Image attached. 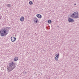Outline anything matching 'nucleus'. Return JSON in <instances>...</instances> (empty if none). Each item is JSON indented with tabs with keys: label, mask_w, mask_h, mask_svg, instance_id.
Here are the masks:
<instances>
[{
	"label": "nucleus",
	"mask_w": 79,
	"mask_h": 79,
	"mask_svg": "<svg viewBox=\"0 0 79 79\" xmlns=\"http://www.w3.org/2000/svg\"><path fill=\"white\" fill-rule=\"evenodd\" d=\"M71 44L73 43V41H71Z\"/></svg>",
	"instance_id": "6ab92c4d"
},
{
	"label": "nucleus",
	"mask_w": 79,
	"mask_h": 79,
	"mask_svg": "<svg viewBox=\"0 0 79 79\" xmlns=\"http://www.w3.org/2000/svg\"><path fill=\"white\" fill-rule=\"evenodd\" d=\"M55 59L56 61H58V57H56Z\"/></svg>",
	"instance_id": "ddd939ff"
},
{
	"label": "nucleus",
	"mask_w": 79,
	"mask_h": 79,
	"mask_svg": "<svg viewBox=\"0 0 79 79\" xmlns=\"http://www.w3.org/2000/svg\"><path fill=\"white\" fill-rule=\"evenodd\" d=\"M74 19H72L71 18H69V22L74 23Z\"/></svg>",
	"instance_id": "423d86ee"
},
{
	"label": "nucleus",
	"mask_w": 79,
	"mask_h": 79,
	"mask_svg": "<svg viewBox=\"0 0 79 79\" xmlns=\"http://www.w3.org/2000/svg\"><path fill=\"white\" fill-rule=\"evenodd\" d=\"M55 56H56V57H58L60 56V55H59V54H56L55 55Z\"/></svg>",
	"instance_id": "f8f14e48"
},
{
	"label": "nucleus",
	"mask_w": 79,
	"mask_h": 79,
	"mask_svg": "<svg viewBox=\"0 0 79 79\" xmlns=\"http://www.w3.org/2000/svg\"><path fill=\"white\" fill-rule=\"evenodd\" d=\"M70 17L73 18H79V15H78V12H75L73 13L71 15Z\"/></svg>",
	"instance_id": "7ed1b4c3"
},
{
	"label": "nucleus",
	"mask_w": 79,
	"mask_h": 79,
	"mask_svg": "<svg viewBox=\"0 0 79 79\" xmlns=\"http://www.w3.org/2000/svg\"><path fill=\"white\" fill-rule=\"evenodd\" d=\"M24 17H22L20 18V21L23 22V21H24Z\"/></svg>",
	"instance_id": "0eeeda50"
},
{
	"label": "nucleus",
	"mask_w": 79,
	"mask_h": 79,
	"mask_svg": "<svg viewBox=\"0 0 79 79\" xmlns=\"http://www.w3.org/2000/svg\"><path fill=\"white\" fill-rule=\"evenodd\" d=\"M48 24H51L52 23V20H48Z\"/></svg>",
	"instance_id": "9b49d317"
},
{
	"label": "nucleus",
	"mask_w": 79,
	"mask_h": 79,
	"mask_svg": "<svg viewBox=\"0 0 79 79\" xmlns=\"http://www.w3.org/2000/svg\"><path fill=\"white\" fill-rule=\"evenodd\" d=\"M68 19L69 22V17H68Z\"/></svg>",
	"instance_id": "f3484780"
},
{
	"label": "nucleus",
	"mask_w": 79,
	"mask_h": 79,
	"mask_svg": "<svg viewBox=\"0 0 79 79\" xmlns=\"http://www.w3.org/2000/svg\"><path fill=\"white\" fill-rule=\"evenodd\" d=\"M10 27H6V28H5V29H6V32H7L8 31H9V30H10Z\"/></svg>",
	"instance_id": "1a4fd4ad"
},
{
	"label": "nucleus",
	"mask_w": 79,
	"mask_h": 79,
	"mask_svg": "<svg viewBox=\"0 0 79 79\" xmlns=\"http://www.w3.org/2000/svg\"><path fill=\"white\" fill-rule=\"evenodd\" d=\"M1 16V14H0V16Z\"/></svg>",
	"instance_id": "aec40b11"
},
{
	"label": "nucleus",
	"mask_w": 79,
	"mask_h": 79,
	"mask_svg": "<svg viewBox=\"0 0 79 79\" xmlns=\"http://www.w3.org/2000/svg\"><path fill=\"white\" fill-rule=\"evenodd\" d=\"M6 6L8 8H11V4H7Z\"/></svg>",
	"instance_id": "6e6552de"
},
{
	"label": "nucleus",
	"mask_w": 79,
	"mask_h": 79,
	"mask_svg": "<svg viewBox=\"0 0 79 79\" xmlns=\"http://www.w3.org/2000/svg\"><path fill=\"white\" fill-rule=\"evenodd\" d=\"M29 3L30 5H32L33 4V2H32V1H30L29 2Z\"/></svg>",
	"instance_id": "4468645a"
},
{
	"label": "nucleus",
	"mask_w": 79,
	"mask_h": 79,
	"mask_svg": "<svg viewBox=\"0 0 79 79\" xmlns=\"http://www.w3.org/2000/svg\"><path fill=\"white\" fill-rule=\"evenodd\" d=\"M16 39V37H15L12 36L11 37V40L12 42H15Z\"/></svg>",
	"instance_id": "20e7f679"
},
{
	"label": "nucleus",
	"mask_w": 79,
	"mask_h": 79,
	"mask_svg": "<svg viewBox=\"0 0 79 79\" xmlns=\"http://www.w3.org/2000/svg\"><path fill=\"white\" fill-rule=\"evenodd\" d=\"M18 57H15V58H14V61H18Z\"/></svg>",
	"instance_id": "9d476101"
},
{
	"label": "nucleus",
	"mask_w": 79,
	"mask_h": 79,
	"mask_svg": "<svg viewBox=\"0 0 79 79\" xmlns=\"http://www.w3.org/2000/svg\"><path fill=\"white\" fill-rule=\"evenodd\" d=\"M74 5L75 6V5H76V4H75Z\"/></svg>",
	"instance_id": "a211bd4d"
},
{
	"label": "nucleus",
	"mask_w": 79,
	"mask_h": 79,
	"mask_svg": "<svg viewBox=\"0 0 79 79\" xmlns=\"http://www.w3.org/2000/svg\"><path fill=\"white\" fill-rule=\"evenodd\" d=\"M37 21H39V20H38V19H37V20H35V23H37Z\"/></svg>",
	"instance_id": "dca6fc26"
},
{
	"label": "nucleus",
	"mask_w": 79,
	"mask_h": 79,
	"mask_svg": "<svg viewBox=\"0 0 79 79\" xmlns=\"http://www.w3.org/2000/svg\"><path fill=\"white\" fill-rule=\"evenodd\" d=\"M38 19H37V18L36 17H35L34 18V22H35V21H36V20H37Z\"/></svg>",
	"instance_id": "2eb2a0df"
},
{
	"label": "nucleus",
	"mask_w": 79,
	"mask_h": 79,
	"mask_svg": "<svg viewBox=\"0 0 79 79\" xmlns=\"http://www.w3.org/2000/svg\"><path fill=\"white\" fill-rule=\"evenodd\" d=\"M36 16L38 18H42V15L40 14H38L37 15H36Z\"/></svg>",
	"instance_id": "39448f33"
},
{
	"label": "nucleus",
	"mask_w": 79,
	"mask_h": 79,
	"mask_svg": "<svg viewBox=\"0 0 79 79\" xmlns=\"http://www.w3.org/2000/svg\"><path fill=\"white\" fill-rule=\"evenodd\" d=\"M15 63H14V61H11L9 64V67H7V71L8 73H10L11 71H13L15 68H16Z\"/></svg>",
	"instance_id": "f257e3e1"
},
{
	"label": "nucleus",
	"mask_w": 79,
	"mask_h": 79,
	"mask_svg": "<svg viewBox=\"0 0 79 79\" xmlns=\"http://www.w3.org/2000/svg\"><path fill=\"white\" fill-rule=\"evenodd\" d=\"M6 32V28H3L2 30L0 31L1 36L2 37H3L4 35H6L8 34V32Z\"/></svg>",
	"instance_id": "f03ea898"
}]
</instances>
